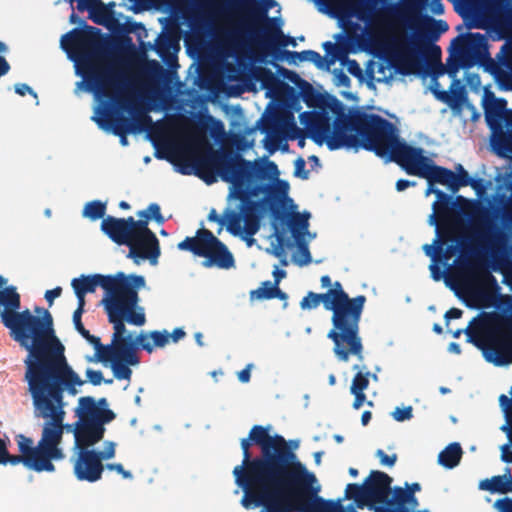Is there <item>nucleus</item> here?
<instances>
[{"instance_id": "1", "label": "nucleus", "mask_w": 512, "mask_h": 512, "mask_svg": "<svg viewBox=\"0 0 512 512\" xmlns=\"http://www.w3.org/2000/svg\"><path fill=\"white\" fill-rule=\"evenodd\" d=\"M197 175L207 184L213 183L218 174L225 182L231 183L230 197L239 200V211H228L227 231L233 236H241L250 247L254 244L253 236L259 231L261 218L269 210L273 221V235L277 244L273 255L282 257L286 245L285 227H289L294 237H298L309 226L310 214L305 212L289 214L283 210L276 199L272 198L274 188L269 183L253 184L255 179H265L264 167L253 166L240 154L232 150L211 151L196 163Z\"/></svg>"}, {"instance_id": "2", "label": "nucleus", "mask_w": 512, "mask_h": 512, "mask_svg": "<svg viewBox=\"0 0 512 512\" xmlns=\"http://www.w3.org/2000/svg\"><path fill=\"white\" fill-rule=\"evenodd\" d=\"M333 105L332 111L336 114L333 128L325 113L304 112L300 115L301 120L306 118L310 137L317 144L325 142L330 150L363 148L379 157H387L399 166L420 148L401 140L396 127L377 114L359 110L345 114L342 103L336 98H333Z\"/></svg>"}, {"instance_id": "3", "label": "nucleus", "mask_w": 512, "mask_h": 512, "mask_svg": "<svg viewBox=\"0 0 512 512\" xmlns=\"http://www.w3.org/2000/svg\"><path fill=\"white\" fill-rule=\"evenodd\" d=\"M24 380L28 384L34 415L45 419L41 438L33 449L38 455L47 472H54L53 461L65 458L60 447L64 431L65 402L64 391L75 395V386H82L84 381L68 365L65 355L39 363H31L26 367Z\"/></svg>"}, {"instance_id": "4", "label": "nucleus", "mask_w": 512, "mask_h": 512, "mask_svg": "<svg viewBox=\"0 0 512 512\" xmlns=\"http://www.w3.org/2000/svg\"><path fill=\"white\" fill-rule=\"evenodd\" d=\"M6 283L0 275V305L3 306L0 318L13 340L28 351L25 368L31 363L35 365L64 355V346L55 335L51 313L40 307L35 308L40 316L33 315L28 309L18 312L20 295L15 286L5 287Z\"/></svg>"}, {"instance_id": "5", "label": "nucleus", "mask_w": 512, "mask_h": 512, "mask_svg": "<svg viewBox=\"0 0 512 512\" xmlns=\"http://www.w3.org/2000/svg\"><path fill=\"white\" fill-rule=\"evenodd\" d=\"M74 293H94L100 286L104 290L102 304L108 321L115 324L127 320L128 324L143 326L146 323L144 308L138 305L139 289L145 287V278L141 275L118 272L115 275H81L71 281Z\"/></svg>"}, {"instance_id": "6", "label": "nucleus", "mask_w": 512, "mask_h": 512, "mask_svg": "<svg viewBox=\"0 0 512 512\" xmlns=\"http://www.w3.org/2000/svg\"><path fill=\"white\" fill-rule=\"evenodd\" d=\"M241 448L242 464L234 467L233 475L244 492L241 501H247L249 493L261 485L293 451L283 436L270 435L269 429L261 425L251 428L248 438L241 440Z\"/></svg>"}, {"instance_id": "7", "label": "nucleus", "mask_w": 512, "mask_h": 512, "mask_svg": "<svg viewBox=\"0 0 512 512\" xmlns=\"http://www.w3.org/2000/svg\"><path fill=\"white\" fill-rule=\"evenodd\" d=\"M69 20L73 24L80 23L82 28H74L63 35L61 48L75 62L77 73L91 90L100 96H110V89L115 85L116 71L102 59L101 30L87 25L74 11Z\"/></svg>"}, {"instance_id": "8", "label": "nucleus", "mask_w": 512, "mask_h": 512, "mask_svg": "<svg viewBox=\"0 0 512 512\" xmlns=\"http://www.w3.org/2000/svg\"><path fill=\"white\" fill-rule=\"evenodd\" d=\"M332 312V329L327 337L334 343L333 352L338 360L347 362L350 356L363 360V344L359 323L366 303L365 295L350 298L339 281L332 283L324 293Z\"/></svg>"}, {"instance_id": "9", "label": "nucleus", "mask_w": 512, "mask_h": 512, "mask_svg": "<svg viewBox=\"0 0 512 512\" xmlns=\"http://www.w3.org/2000/svg\"><path fill=\"white\" fill-rule=\"evenodd\" d=\"M465 333L496 366L512 362V316L491 314L477 322L474 318Z\"/></svg>"}, {"instance_id": "10", "label": "nucleus", "mask_w": 512, "mask_h": 512, "mask_svg": "<svg viewBox=\"0 0 512 512\" xmlns=\"http://www.w3.org/2000/svg\"><path fill=\"white\" fill-rule=\"evenodd\" d=\"M380 21L390 32L386 45L396 69L403 75L415 73L421 66L423 43L420 35L408 37L399 33V24L405 23L406 14L399 4H390L380 14Z\"/></svg>"}, {"instance_id": "11", "label": "nucleus", "mask_w": 512, "mask_h": 512, "mask_svg": "<svg viewBox=\"0 0 512 512\" xmlns=\"http://www.w3.org/2000/svg\"><path fill=\"white\" fill-rule=\"evenodd\" d=\"M125 323L127 320L119 321L113 325L114 330V350L109 354L111 369L114 377L118 380H130L132 370L129 366L138 365L140 362L137 351L139 347L148 353L153 352V346L146 333L141 332L134 336L127 331Z\"/></svg>"}, {"instance_id": "12", "label": "nucleus", "mask_w": 512, "mask_h": 512, "mask_svg": "<svg viewBox=\"0 0 512 512\" xmlns=\"http://www.w3.org/2000/svg\"><path fill=\"white\" fill-rule=\"evenodd\" d=\"M118 86V74L115 73V85L110 89V96H106L114 100L122 109L127 110L131 114V118L125 116H115L109 110L103 111V116L95 118L98 126L103 130L112 132L119 137L122 146L128 145L127 135L129 133L137 134L147 131L151 128L153 121L147 111L138 103L124 101L115 97L113 90Z\"/></svg>"}, {"instance_id": "13", "label": "nucleus", "mask_w": 512, "mask_h": 512, "mask_svg": "<svg viewBox=\"0 0 512 512\" xmlns=\"http://www.w3.org/2000/svg\"><path fill=\"white\" fill-rule=\"evenodd\" d=\"M179 250L192 252L204 257L205 267L215 266L220 269H230L234 266L233 254L210 230L198 229L195 237H186L177 245Z\"/></svg>"}, {"instance_id": "14", "label": "nucleus", "mask_w": 512, "mask_h": 512, "mask_svg": "<svg viewBox=\"0 0 512 512\" xmlns=\"http://www.w3.org/2000/svg\"><path fill=\"white\" fill-rule=\"evenodd\" d=\"M505 99L498 98L485 106L484 116L491 130L490 145L500 158L512 154V110L506 109Z\"/></svg>"}, {"instance_id": "15", "label": "nucleus", "mask_w": 512, "mask_h": 512, "mask_svg": "<svg viewBox=\"0 0 512 512\" xmlns=\"http://www.w3.org/2000/svg\"><path fill=\"white\" fill-rule=\"evenodd\" d=\"M452 45L455 47V55L448 57L446 67L439 61L436 73L446 72L450 77L455 78L460 68H469L475 63V55L486 48L487 40L481 33H467L454 38Z\"/></svg>"}, {"instance_id": "16", "label": "nucleus", "mask_w": 512, "mask_h": 512, "mask_svg": "<svg viewBox=\"0 0 512 512\" xmlns=\"http://www.w3.org/2000/svg\"><path fill=\"white\" fill-rule=\"evenodd\" d=\"M126 246L129 247L127 257L133 259L137 264L139 259H147L151 264H156L160 256L159 240L155 233L142 222L136 224V230Z\"/></svg>"}, {"instance_id": "17", "label": "nucleus", "mask_w": 512, "mask_h": 512, "mask_svg": "<svg viewBox=\"0 0 512 512\" xmlns=\"http://www.w3.org/2000/svg\"><path fill=\"white\" fill-rule=\"evenodd\" d=\"M424 153V149L420 147L400 167L409 175L418 176L419 178L425 179L428 183V186L425 190V195L429 196L430 194H435L437 198L439 192H443L442 190L434 187L435 184H440V182L435 181V178L433 177L434 171L436 168H439V165H436Z\"/></svg>"}, {"instance_id": "18", "label": "nucleus", "mask_w": 512, "mask_h": 512, "mask_svg": "<svg viewBox=\"0 0 512 512\" xmlns=\"http://www.w3.org/2000/svg\"><path fill=\"white\" fill-rule=\"evenodd\" d=\"M255 43L262 55L272 54L276 60L285 58L281 55L280 48L288 45L296 46L295 38L285 36L279 23L264 27L260 33L256 34Z\"/></svg>"}, {"instance_id": "19", "label": "nucleus", "mask_w": 512, "mask_h": 512, "mask_svg": "<svg viewBox=\"0 0 512 512\" xmlns=\"http://www.w3.org/2000/svg\"><path fill=\"white\" fill-rule=\"evenodd\" d=\"M233 4L245 14L250 25H261L255 33H260L264 27L276 25L278 18L268 17L270 9L277 5L275 0H234Z\"/></svg>"}, {"instance_id": "20", "label": "nucleus", "mask_w": 512, "mask_h": 512, "mask_svg": "<svg viewBox=\"0 0 512 512\" xmlns=\"http://www.w3.org/2000/svg\"><path fill=\"white\" fill-rule=\"evenodd\" d=\"M104 464L94 449H77L73 461V472L79 481L90 483L101 479Z\"/></svg>"}, {"instance_id": "21", "label": "nucleus", "mask_w": 512, "mask_h": 512, "mask_svg": "<svg viewBox=\"0 0 512 512\" xmlns=\"http://www.w3.org/2000/svg\"><path fill=\"white\" fill-rule=\"evenodd\" d=\"M15 441L18 446L19 455L7 454L3 456L5 458V464L9 463L13 466L22 463L28 470L35 471L37 473L47 472L46 467L35 453L33 449V439L23 434H17Z\"/></svg>"}, {"instance_id": "22", "label": "nucleus", "mask_w": 512, "mask_h": 512, "mask_svg": "<svg viewBox=\"0 0 512 512\" xmlns=\"http://www.w3.org/2000/svg\"><path fill=\"white\" fill-rule=\"evenodd\" d=\"M392 478L385 472L372 470L364 481L367 504L385 505L391 493Z\"/></svg>"}, {"instance_id": "23", "label": "nucleus", "mask_w": 512, "mask_h": 512, "mask_svg": "<svg viewBox=\"0 0 512 512\" xmlns=\"http://www.w3.org/2000/svg\"><path fill=\"white\" fill-rule=\"evenodd\" d=\"M137 223L132 216L128 218L107 216L101 222V230L116 244L126 245L129 244Z\"/></svg>"}, {"instance_id": "24", "label": "nucleus", "mask_w": 512, "mask_h": 512, "mask_svg": "<svg viewBox=\"0 0 512 512\" xmlns=\"http://www.w3.org/2000/svg\"><path fill=\"white\" fill-rule=\"evenodd\" d=\"M105 420L98 422H76L74 429L75 448L91 449L101 441L105 433Z\"/></svg>"}, {"instance_id": "25", "label": "nucleus", "mask_w": 512, "mask_h": 512, "mask_svg": "<svg viewBox=\"0 0 512 512\" xmlns=\"http://www.w3.org/2000/svg\"><path fill=\"white\" fill-rule=\"evenodd\" d=\"M75 413L79 422L105 420V423H109L115 418V413L112 410L99 407L91 396H84L79 399Z\"/></svg>"}, {"instance_id": "26", "label": "nucleus", "mask_w": 512, "mask_h": 512, "mask_svg": "<svg viewBox=\"0 0 512 512\" xmlns=\"http://www.w3.org/2000/svg\"><path fill=\"white\" fill-rule=\"evenodd\" d=\"M494 30L502 39H512V5L508 2L495 3L490 11Z\"/></svg>"}, {"instance_id": "27", "label": "nucleus", "mask_w": 512, "mask_h": 512, "mask_svg": "<svg viewBox=\"0 0 512 512\" xmlns=\"http://www.w3.org/2000/svg\"><path fill=\"white\" fill-rule=\"evenodd\" d=\"M455 169L456 172L446 167L439 166V168L435 169L433 176L435 181L440 182V185L447 186L452 194L457 193L461 187L468 186L471 180L468 172L461 164H457Z\"/></svg>"}, {"instance_id": "28", "label": "nucleus", "mask_w": 512, "mask_h": 512, "mask_svg": "<svg viewBox=\"0 0 512 512\" xmlns=\"http://www.w3.org/2000/svg\"><path fill=\"white\" fill-rule=\"evenodd\" d=\"M288 127L296 132V137L303 134V131L296 127L293 114L286 110H275L271 112L263 123V131L267 134H278ZM291 138L294 139L295 136Z\"/></svg>"}, {"instance_id": "29", "label": "nucleus", "mask_w": 512, "mask_h": 512, "mask_svg": "<svg viewBox=\"0 0 512 512\" xmlns=\"http://www.w3.org/2000/svg\"><path fill=\"white\" fill-rule=\"evenodd\" d=\"M452 197L444 192H439L436 201L432 205L433 213L429 216V223L437 225L438 221L446 219L453 208Z\"/></svg>"}, {"instance_id": "30", "label": "nucleus", "mask_w": 512, "mask_h": 512, "mask_svg": "<svg viewBox=\"0 0 512 512\" xmlns=\"http://www.w3.org/2000/svg\"><path fill=\"white\" fill-rule=\"evenodd\" d=\"M463 451L461 445L457 442L449 444L438 455V462L445 468L452 469L456 467L462 457Z\"/></svg>"}, {"instance_id": "31", "label": "nucleus", "mask_w": 512, "mask_h": 512, "mask_svg": "<svg viewBox=\"0 0 512 512\" xmlns=\"http://www.w3.org/2000/svg\"><path fill=\"white\" fill-rule=\"evenodd\" d=\"M95 349V357L97 361L106 363L109 361L110 353L114 350V334L112 335L111 343L103 345L99 337L90 334L88 331L83 336Z\"/></svg>"}, {"instance_id": "32", "label": "nucleus", "mask_w": 512, "mask_h": 512, "mask_svg": "<svg viewBox=\"0 0 512 512\" xmlns=\"http://www.w3.org/2000/svg\"><path fill=\"white\" fill-rule=\"evenodd\" d=\"M433 92L438 100L447 103L448 106L452 109L459 107L467 100V94L464 87H459L452 90L451 94H449L447 91L434 90Z\"/></svg>"}, {"instance_id": "33", "label": "nucleus", "mask_w": 512, "mask_h": 512, "mask_svg": "<svg viewBox=\"0 0 512 512\" xmlns=\"http://www.w3.org/2000/svg\"><path fill=\"white\" fill-rule=\"evenodd\" d=\"M281 55L285 57V59L289 60L290 62H304V61H310L313 62L316 66L321 67L322 66V57L321 55L313 50H304L301 52L296 51H289V50H283L281 51Z\"/></svg>"}, {"instance_id": "34", "label": "nucleus", "mask_w": 512, "mask_h": 512, "mask_svg": "<svg viewBox=\"0 0 512 512\" xmlns=\"http://www.w3.org/2000/svg\"><path fill=\"white\" fill-rule=\"evenodd\" d=\"M477 223L480 227V234L483 237H491L497 230L491 211L486 207L479 208L477 212Z\"/></svg>"}, {"instance_id": "35", "label": "nucleus", "mask_w": 512, "mask_h": 512, "mask_svg": "<svg viewBox=\"0 0 512 512\" xmlns=\"http://www.w3.org/2000/svg\"><path fill=\"white\" fill-rule=\"evenodd\" d=\"M321 303L326 310L331 311L329 301L326 299V295L324 293L308 292V294L301 300L300 307L303 310H311L317 308Z\"/></svg>"}, {"instance_id": "36", "label": "nucleus", "mask_w": 512, "mask_h": 512, "mask_svg": "<svg viewBox=\"0 0 512 512\" xmlns=\"http://www.w3.org/2000/svg\"><path fill=\"white\" fill-rule=\"evenodd\" d=\"M345 497L347 499H353L358 508H364L368 506L366 500V494L363 484L350 483L346 486Z\"/></svg>"}, {"instance_id": "37", "label": "nucleus", "mask_w": 512, "mask_h": 512, "mask_svg": "<svg viewBox=\"0 0 512 512\" xmlns=\"http://www.w3.org/2000/svg\"><path fill=\"white\" fill-rule=\"evenodd\" d=\"M89 18L98 25H106L112 19V10L101 0L89 11Z\"/></svg>"}, {"instance_id": "38", "label": "nucleus", "mask_w": 512, "mask_h": 512, "mask_svg": "<svg viewBox=\"0 0 512 512\" xmlns=\"http://www.w3.org/2000/svg\"><path fill=\"white\" fill-rule=\"evenodd\" d=\"M416 502V498L414 495H411L407 491V489H403L401 487H395L393 490L392 498H387L386 505L388 506H397V508H402L406 503Z\"/></svg>"}, {"instance_id": "39", "label": "nucleus", "mask_w": 512, "mask_h": 512, "mask_svg": "<svg viewBox=\"0 0 512 512\" xmlns=\"http://www.w3.org/2000/svg\"><path fill=\"white\" fill-rule=\"evenodd\" d=\"M106 213V204L99 201L94 200L88 202L83 209V216L89 218L92 221L103 218Z\"/></svg>"}, {"instance_id": "40", "label": "nucleus", "mask_w": 512, "mask_h": 512, "mask_svg": "<svg viewBox=\"0 0 512 512\" xmlns=\"http://www.w3.org/2000/svg\"><path fill=\"white\" fill-rule=\"evenodd\" d=\"M276 285L267 280L261 283V286L255 290L250 291V300H270L273 299Z\"/></svg>"}, {"instance_id": "41", "label": "nucleus", "mask_w": 512, "mask_h": 512, "mask_svg": "<svg viewBox=\"0 0 512 512\" xmlns=\"http://www.w3.org/2000/svg\"><path fill=\"white\" fill-rule=\"evenodd\" d=\"M150 344L153 346V349L155 347H164L166 346L170 341V334L164 330V331H152L150 334H146Z\"/></svg>"}, {"instance_id": "42", "label": "nucleus", "mask_w": 512, "mask_h": 512, "mask_svg": "<svg viewBox=\"0 0 512 512\" xmlns=\"http://www.w3.org/2000/svg\"><path fill=\"white\" fill-rule=\"evenodd\" d=\"M370 372L362 373L358 371L353 377L350 391H364L369 386Z\"/></svg>"}, {"instance_id": "43", "label": "nucleus", "mask_w": 512, "mask_h": 512, "mask_svg": "<svg viewBox=\"0 0 512 512\" xmlns=\"http://www.w3.org/2000/svg\"><path fill=\"white\" fill-rule=\"evenodd\" d=\"M496 57L502 66L512 68V44H503Z\"/></svg>"}, {"instance_id": "44", "label": "nucleus", "mask_w": 512, "mask_h": 512, "mask_svg": "<svg viewBox=\"0 0 512 512\" xmlns=\"http://www.w3.org/2000/svg\"><path fill=\"white\" fill-rule=\"evenodd\" d=\"M228 211H234V210H233V209H229V208H227V209L224 211L223 216H219V215H218V213H217V211H216L215 209H211V210H210V212H209V214H208V217H207L208 221H210V222H216V223H218V224H219V228H218V230H217V234H220V233L222 232V230H223V226L225 225V222H227V223H226V226H227V225H228V223H229V220H228V218L226 217V213H227ZM235 211H239V206L237 207V209H236Z\"/></svg>"}, {"instance_id": "45", "label": "nucleus", "mask_w": 512, "mask_h": 512, "mask_svg": "<svg viewBox=\"0 0 512 512\" xmlns=\"http://www.w3.org/2000/svg\"><path fill=\"white\" fill-rule=\"evenodd\" d=\"M435 243L437 244L435 247L432 245H425L424 251L427 256H430L433 261H437L440 259L442 252H443V244L439 242L438 239L435 240Z\"/></svg>"}, {"instance_id": "46", "label": "nucleus", "mask_w": 512, "mask_h": 512, "mask_svg": "<svg viewBox=\"0 0 512 512\" xmlns=\"http://www.w3.org/2000/svg\"><path fill=\"white\" fill-rule=\"evenodd\" d=\"M413 410L411 406L405 407V408H399L397 407L393 413V418L398 422H403L405 420H410L413 417Z\"/></svg>"}, {"instance_id": "47", "label": "nucleus", "mask_w": 512, "mask_h": 512, "mask_svg": "<svg viewBox=\"0 0 512 512\" xmlns=\"http://www.w3.org/2000/svg\"><path fill=\"white\" fill-rule=\"evenodd\" d=\"M306 162L302 157H298L294 162V175L303 180L308 179L309 171L305 169Z\"/></svg>"}, {"instance_id": "48", "label": "nucleus", "mask_w": 512, "mask_h": 512, "mask_svg": "<svg viewBox=\"0 0 512 512\" xmlns=\"http://www.w3.org/2000/svg\"><path fill=\"white\" fill-rule=\"evenodd\" d=\"M116 453V444L112 441H108L105 443V447L102 451H97V454L100 460H109L115 456Z\"/></svg>"}, {"instance_id": "49", "label": "nucleus", "mask_w": 512, "mask_h": 512, "mask_svg": "<svg viewBox=\"0 0 512 512\" xmlns=\"http://www.w3.org/2000/svg\"><path fill=\"white\" fill-rule=\"evenodd\" d=\"M505 476H506V474L504 476H500V475L493 476L492 477V487H489L488 491H490L491 493L498 492V493L505 494V486H506V481H504Z\"/></svg>"}, {"instance_id": "50", "label": "nucleus", "mask_w": 512, "mask_h": 512, "mask_svg": "<svg viewBox=\"0 0 512 512\" xmlns=\"http://www.w3.org/2000/svg\"><path fill=\"white\" fill-rule=\"evenodd\" d=\"M257 79H259L264 86L277 81L273 72L267 68H260L258 71Z\"/></svg>"}, {"instance_id": "51", "label": "nucleus", "mask_w": 512, "mask_h": 512, "mask_svg": "<svg viewBox=\"0 0 512 512\" xmlns=\"http://www.w3.org/2000/svg\"><path fill=\"white\" fill-rule=\"evenodd\" d=\"M105 468L110 471H116L118 474H120L125 479L133 478L132 473L128 470H125L121 463H109V464L104 465V469Z\"/></svg>"}, {"instance_id": "52", "label": "nucleus", "mask_w": 512, "mask_h": 512, "mask_svg": "<svg viewBox=\"0 0 512 512\" xmlns=\"http://www.w3.org/2000/svg\"><path fill=\"white\" fill-rule=\"evenodd\" d=\"M73 2H75V0H70V4H73ZM76 2V8L79 12H84L86 10L89 12L100 3V0H76Z\"/></svg>"}, {"instance_id": "53", "label": "nucleus", "mask_w": 512, "mask_h": 512, "mask_svg": "<svg viewBox=\"0 0 512 512\" xmlns=\"http://www.w3.org/2000/svg\"><path fill=\"white\" fill-rule=\"evenodd\" d=\"M376 456L379 458L380 463L382 465L389 466V467H392L397 460L396 454L387 455L382 449L377 450Z\"/></svg>"}, {"instance_id": "54", "label": "nucleus", "mask_w": 512, "mask_h": 512, "mask_svg": "<svg viewBox=\"0 0 512 512\" xmlns=\"http://www.w3.org/2000/svg\"><path fill=\"white\" fill-rule=\"evenodd\" d=\"M426 21L432 26L433 30L436 31V36L446 32L449 28L448 24L444 20H435L432 17H427Z\"/></svg>"}, {"instance_id": "55", "label": "nucleus", "mask_w": 512, "mask_h": 512, "mask_svg": "<svg viewBox=\"0 0 512 512\" xmlns=\"http://www.w3.org/2000/svg\"><path fill=\"white\" fill-rule=\"evenodd\" d=\"M298 247L301 252L302 259L298 260L297 263L300 266L308 265L311 262V254L308 246L305 243L298 241Z\"/></svg>"}, {"instance_id": "56", "label": "nucleus", "mask_w": 512, "mask_h": 512, "mask_svg": "<svg viewBox=\"0 0 512 512\" xmlns=\"http://www.w3.org/2000/svg\"><path fill=\"white\" fill-rule=\"evenodd\" d=\"M148 211H150L151 219H154L158 224L165 222V218L161 214L160 206L157 203L149 204Z\"/></svg>"}, {"instance_id": "57", "label": "nucleus", "mask_w": 512, "mask_h": 512, "mask_svg": "<svg viewBox=\"0 0 512 512\" xmlns=\"http://www.w3.org/2000/svg\"><path fill=\"white\" fill-rule=\"evenodd\" d=\"M86 377L92 385H100L103 381V374L100 370L87 369Z\"/></svg>"}, {"instance_id": "58", "label": "nucleus", "mask_w": 512, "mask_h": 512, "mask_svg": "<svg viewBox=\"0 0 512 512\" xmlns=\"http://www.w3.org/2000/svg\"><path fill=\"white\" fill-rule=\"evenodd\" d=\"M468 186H470L476 192V194L478 196H481L486 190V185L484 183V180L481 178H477V179L471 178Z\"/></svg>"}, {"instance_id": "59", "label": "nucleus", "mask_w": 512, "mask_h": 512, "mask_svg": "<svg viewBox=\"0 0 512 512\" xmlns=\"http://www.w3.org/2000/svg\"><path fill=\"white\" fill-rule=\"evenodd\" d=\"M502 223L507 227H512V205L508 204L503 207L501 213Z\"/></svg>"}, {"instance_id": "60", "label": "nucleus", "mask_w": 512, "mask_h": 512, "mask_svg": "<svg viewBox=\"0 0 512 512\" xmlns=\"http://www.w3.org/2000/svg\"><path fill=\"white\" fill-rule=\"evenodd\" d=\"M81 317H82V314L80 313V310L79 311H74V313H73V323H74L75 329L77 330V332L81 336H83L85 333L88 332V330L84 327V325L82 323V320H81Z\"/></svg>"}, {"instance_id": "61", "label": "nucleus", "mask_w": 512, "mask_h": 512, "mask_svg": "<svg viewBox=\"0 0 512 512\" xmlns=\"http://www.w3.org/2000/svg\"><path fill=\"white\" fill-rule=\"evenodd\" d=\"M62 293V288L60 286L55 287L54 289L47 290L45 292V299L48 302L49 306L53 305V302L56 298L60 297Z\"/></svg>"}, {"instance_id": "62", "label": "nucleus", "mask_w": 512, "mask_h": 512, "mask_svg": "<svg viewBox=\"0 0 512 512\" xmlns=\"http://www.w3.org/2000/svg\"><path fill=\"white\" fill-rule=\"evenodd\" d=\"M495 507L499 512H512V499L504 498L495 502Z\"/></svg>"}, {"instance_id": "63", "label": "nucleus", "mask_w": 512, "mask_h": 512, "mask_svg": "<svg viewBox=\"0 0 512 512\" xmlns=\"http://www.w3.org/2000/svg\"><path fill=\"white\" fill-rule=\"evenodd\" d=\"M354 396H355V399H354V402H353V408L358 410L362 407V405L364 404V402L366 401V395L364 393V391H350Z\"/></svg>"}, {"instance_id": "64", "label": "nucleus", "mask_w": 512, "mask_h": 512, "mask_svg": "<svg viewBox=\"0 0 512 512\" xmlns=\"http://www.w3.org/2000/svg\"><path fill=\"white\" fill-rule=\"evenodd\" d=\"M429 270L431 272V277L435 280V281H439L441 280L442 276H443V272L440 268V266L436 263V261H433L432 260V263L430 264L429 266Z\"/></svg>"}]
</instances>
